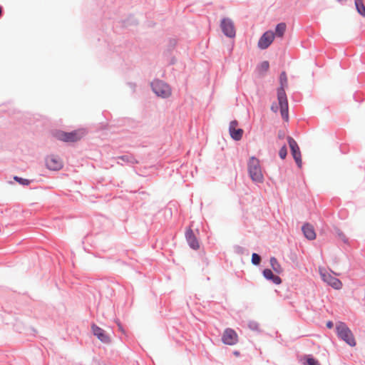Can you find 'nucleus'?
<instances>
[{
	"mask_svg": "<svg viewBox=\"0 0 365 365\" xmlns=\"http://www.w3.org/2000/svg\"><path fill=\"white\" fill-rule=\"evenodd\" d=\"M1 13H2V9H1V7H0V16L1 15Z\"/></svg>",
	"mask_w": 365,
	"mask_h": 365,
	"instance_id": "33",
	"label": "nucleus"
},
{
	"mask_svg": "<svg viewBox=\"0 0 365 365\" xmlns=\"http://www.w3.org/2000/svg\"><path fill=\"white\" fill-rule=\"evenodd\" d=\"M336 234L339 240H341L344 243L348 244L349 239L346 237L345 234L339 229L336 228L335 230Z\"/></svg>",
	"mask_w": 365,
	"mask_h": 365,
	"instance_id": "21",
	"label": "nucleus"
},
{
	"mask_svg": "<svg viewBox=\"0 0 365 365\" xmlns=\"http://www.w3.org/2000/svg\"><path fill=\"white\" fill-rule=\"evenodd\" d=\"M220 27L222 33L227 37L235 36V28L233 21L229 18H224L221 21Z\"/></svg>",
	"mask_w": 365,
	"mask_h": 365,
	"instance_id": "9",
	"label": "nucleus"
},
{
	"mask_svg": "<svg viewBox=\"0 0 365 365\" xmlns=\"http://www.w3.org/2000/svg\"><path fill=\"white\" fill-rule=\"evenodd\" d=\"M248 327L252 331H259V325L257 322H255V321L249 322Z\"/></svg>",
	"mask_w": 365,
	"mask_h": 365,
	"instance_id": "23",
	"label": "nucleus"
},
{
	"mask_svg": "<svg viewBox=\"0 0 365 365\" xmlns=\"http://www.w3.org/2000/svg\"><path fill=\"white\" fill-rule=\"evenodd\" d=\"M235 252L237 253V254H240V255H242L244 254L245 252V248L242 247H240V246H236L235 248Z\"/></svg>",
	"mask_w": 365,
	"mask_h": 365,
	"instance_id": "27",
	"label": "nucleus"
},
{
	"mask_svg": "<svg viewBox=\"0 0 365 365\" xmlns=\"http://www.w3.org/2000/svg\"><path fill=\"white\" fill-rule=\"evenodd\" d=\"M327 327L329 329H331L334 327V323L331 321H329L327 322Z\"/></svg>",
	"mask_w": 365,
	"mask_h": 365,
	"instance_id": "29",
	"label": "nucleus"
},
{
	"mask_svg": "<svg viewBox=\"0 0 365 365\" xmlns=\"http://www.w3.org/2000/svg\"><path fill=\"white\" fill-rule=\"evenodd\" d=\"M199 235L200 232L197 229L192 230L189 227L185 232V235L187 243L193 250H197L200 249Z\"/></svg>",
	"mask_w": 365,
	"mask_h": 365,
	"instance_id": "6",
	"label": "nucleus"
},
{
	"mask_svg": "<svg viewBox=\"0 0 365 365\" xmlns=\"http://www.w3.org/2000/svg\"><path fill=\"white\" fill-rule=\"evenodd\" d=\"M270 264L273 270L277 274L282 272L283 269L281 264L279 263L278 260L274 257H272L270 258Z\"/></svg>",
	"mask_w": 365,
	"mask_h": 365,
	"instance_id": "18",
	"label": "nucleus"
},
{
	"mask_svg": "<svg viewBox=\"0 0 365 365\" xmlns=\"http://www.w3.org/2000/svg\"><path fill=\"white\" fill-rule=\"evenodd\" d=\"M322 279L335 289H340L342 287V282L337 278L333 277L329 272L320 269Z\"/></svg>",
	"mask_w": 365,
	"mask_h": 365,
	"instance_id": "8",
	"label": "nucleus"
},
{
	"mask_svg": "<svg viewBox=\"0 0 365 365\" xmlns=\"http://www.w3.org/2000/svg\"><path fill=\"white\" fill-rule=\"evenodd\" d=\"M274 38V34L272 31H267L262 34L258 41V47L261 49H265L269 46Z\"/></svg>",
	"mask_w": 365,
	"mask_h": 365,
	"instance_id": "12",
	"label": "nucleus"
},
{
	"mask_svg": "<svg viewBox=\"0 0 365 365\" xmlns=\"http://www.w3.org/2000/svg\"><path fill=\"white\" fill-rule=\"evenodd\" d=\"M354 4L357 12L362 16L365 17V5L364 0H354Z\"/></svg>",
	"mask_w": 365,
	"mask_h": 365,
	"instance_id": "19",
	"label": "nucleus"
},
{
	"mask_svg": "<svg viewBox=\"0 0 365 365\" xmlns=\"http://www.w3.org/2000/svg\"><path fill=\"white\" fill-rule=\"evenodd\" d=\"M238 125V122L236 120H232L229 126V132L231 138L235 140H240L242 138L243 130L241 128H236Z\"/></svg>",
	"mask_w": 365,
	"mask_h": 365,
	"instance_id": "14",
	"label": "nucleus"
},
{
	"mask_svg": "<svg viewBox=\"0 0 365 365\" xmlns=\"http://www.w3.org/2000/svg\"><path fill=\"white\" fill-rule=\"evenodd\" d=\"M14 180L19 182L20 184L24 185H28L30 183V181L29 180L19 178L17 176L14 177Z\"/></svg>",
	"mask_w": 365,
	"mask_h": 365,
	"instance_id": "26",
	"label": "nucleus"
},
{
	"mask_svg": "<svg viewBox=\"0 0 365 365\" xmlns=\"http://www.w3.org/2000/svg\"><path fill=\"white\" fill-rule=\"evenodd\" d=\"M286 29H287V25L285 23L282 22V23L278 24L276 26L275 32L274 33V36H276L277 37L282 38L285 33Z\"/></svg>",
	"mask_w": 365,
	"mask_h": 365,
	"instance_id": "17",
	"label": "nucleus"
},
{
	"mask_svg": "<svg viewBox=\"0 0 365 365\" xmlns=\"http://www.w3.org/2000/svg\"><path fill=\"white\" fill-rule=\"evenodd\" d=\"M250 177L255 182H262L264 180L259 160L255 157H251L247 163Z\"/></svg>",
	"mask_w": 365,
	"mask_h": 365,
	"instance_id": "3",
	"label": "nucleus"
},
{
	"mask_svg": "<svg viewBox=\"0 0 365 365\" xmlns=\"http://www.w3.org/2000/svg\"><path fill=\"white\" fill-rule=\"evenodd\" d=\"M238 336L235 330L227 328L225 330L222 340L224 344L227 345H234L238 341Z\"/></svg>",
	"mask_w": 365,
	"mask_h": 365,
	"instance_id": "13",
	"label": "nucleus"
},
{
	"mask_svg": "<svg viewBox=\"0 0 365 365\" xmlns=\"http://www.w3.org/2000/svg\"><path fill=\"white\" fill-rule=\"evenodd\" d=\"M260 262L261 257L257 253H253L252 255V263L255 265H259Z\"/></svg>",
	"mask_w": 365,
	"mask_h": 365,
	"instance_id": "24",
	"label": "nucleus"
},
{
	"mask_svg": "<svg viewBox=\"0 0 365 365\" xmlns=\"http://www.w3.org/2000/svg\"><path fill=\"white\" fill-rule=\"evenodd\" d=\"M154 93L160 97L167 98L171 94L170 86L163 81L157 80L154 81L151 84Z\"/></svg>",
	"mask_w": 365,
	"mask_h": 365,
	"instance_id": "5",
	"label": "nucleus"
},
{
	"mask_svg": "<svg viewBox=\"0 0 365 365\" xmlns=\"http://www.w3.org/2000/svg\"><path fill=\"white\" fill-rule=\"evenodd\" d=\"M287 142L291 150L292 155L299 168L302 167V155L299 148L295 140L291 137L287 136Z\"/></svg>",
	"mask_w": 365,
	"mask_h": 365,
	"instance_id": "7",
	"label": "nucleus"
},
{
	"mask_svg": "<svg viewBox=\"0 0 365 365\" xmlns=\"http://www.w3.org/2000/svg\"><path fill=\"white\" fill-rule=\"evenodd\" d=\"M280 87L277 88V99L280 107L282 117L284 120H288V101L284 88L287 86V77L284 71L279 76Z\"/></svg>",
	"mask_w": 365,
	"mask_h": 365,
	"instance_id": "1",
	"label": "nucleus"
},
{
	"mask_svg": "<svg viewBox=\"0 0 365 365\" xmlns=\"http://www.w3.org/2000/svg\"><path fill=\"white\" fill-rule=\"evenodd\" d=\"M269 62L267 61H262L258 66L257 69L259 72H266L269 69Z\"/></svg>",
	"mask_w": 365,
	"mask_h": 365,
	"instance_id": "22",
	"label": "nucleus"
},
{
	"mask_svg": "<svg viewBox=\"0 0 365 365\" xmlns=\"http://www.w3.org/2000/svg\"><path fill=\"white\" fill-rule=\"evenodd\" d=\"M271 110L274 112V113H277V110H278V106L276 105V104H272V106H271Z\"/></svg>",
	"mask_w": 365,
	"mask_h": 365,
	"instance_id": "28",
	"label": "nucleus"
},
{
	"mask_svg": "<svg viewBox=\"0 0 365 365\" xmlns=\"http://www.w3.org/2000/svg\"><path fill=\"white\" fill-rule=\"evenodd\" d=\"M284 136V133H279V138H283Z\"/></svg>",
	"mask_w": 365,
	"mask_h": 365,
	"instance_id": "32",
	"label": "nucleus"
},
{
	"mask_svg": "<svg viewBox=\"0 0 365 365\" xmlns=\"http://www.w3.org/2000/svg\"><path fill=\"white\" fill-rule=\"evenodd\" d=\"M91 329L93 335L96 336L102 343L107 344L110 343V337L102 328L96 324H92Z\"/></svg>",
	"mask_w": 365,
	"mask_h": 365,
	"instance_id": "11",
	"label": "nucleus"
},
{
	"mask_svg": "<svg viewBox=\"0 0 365 365\" xmlns=\"http://www.w3.org/2000/svg\"><path fill=\"white\" fill-rule=\"evenodd\" d=\"M306 361L303 363L304 365H321L319 361L314 359L312 355L304 356Z\"/></svg>",
	"mask_w": 365,
	"mask_h": 365,
	"instance_id": "20",
	"label": "nucleus"
},
{
	"mask_svg": "<svg viewBox=\"0 0 365 365\" xmlns=\"http://www.w3.org/2000/svg\"><path fill=\"white\" fill-rule=\"evenodd\" d=\"M336 1L341 4H344L346 1V0H336Z\"/></svg>",
	"mask_w": 365,
	"mask_h": 365,
	"instance_id": "31",
	"label": "nucleus"
},
{
	"mask_svg": "<svg viewBox=\"0 0 365 365\" xmlns=\"http://www.w3.org/2000/svg\"><path fill=\"white\" fill-rule=\"evenodd\" d=\"M118 326L119 330L122 332H124V330L120 323H118Z\"/></svg>",
	"mask_w": 365,
	"mask_h": 365,
	"instance_id": "30",
	"label": "nucleus"
},
{
	"mask_svg": "<svg viewBox=\"0 0 365 365\" xmlns=\"http://www.w3.org/2000/svg\"><path fill=\"white\" fill-rule=\"evenodd\" d=\"M46 165L49 170H59L63 168V161L58 156L51 155L46 158Z\"/></svg>",
	"mask_w": 365,
	"mask_h": 365,
	"instance_id": "10",
	"label": "nucleus"
},
{
	"mask_svg": "<svg viewBox=\"0 0 365 365\" xmlns=\"http://www.w3.org/2000/svg\"><path fill=\"white\" fill-rule=\"evenodd\" d=\"M336 333L339 339L345 341L350 346H355L356 343L351 330L342 322L336 324Z\"/></svg>",
	"mask_w": 365,
	"mask_h": 365,
	"instance_id": "2",
	"label": "nucleus"
},
{
	"mask_svg": "<svg viewBox=\"0 0 365 365\" xmlns=\"http://www.w3.org/2000/svg\"><path fill=\"white\" fill-rule=\"evenodd\" d=\"M287 155V149L286 145H284L279 151V155L282 159H284Z\"/></svg>",
	"mask_w": 365,
	"mask_h": 365,
	"instance_id": "25",
	"label": "nucleus"
},
{
	"mask_svg": "<svg viewBox=\"0 0 365 365\" xmlns=\"http://www.w3.org/2000/svg\"><path fill=\"white\" fill-rule=\"evenodd\" d=\"M263 276L267 280L272 281L275 284H279L282 283L281 278L273 274L272 271L269 269H265L263 270Z\"/></svg>",
	"mask_w": 365,
	"mask_h": 365,
	"instance_id": "16",
	"label": "nucleus"
},
{
	"mask_svg": "<svg viewBox=\"0 0 365 365\" xmlns=\"http://www.w3.org/2000/svg\"><path fill=\"white\" fill-rule=\"evenodd\" d=\"M85 134L86 132L83 129H78L69 133L58 130L54 133V137L66 143H74L80 140Z\"/></svg>",
	"mask_w": 365,
	"mask_h": 365,
	"instance_id": "4",
	"label": "nucleus"
},
{
	"mask_svg": "<svg viewBox=\"0 0 365 365\" xmlns=\"http://www.w3.org/2000/svg\"><path fill=\"white\" fill-rule=\"evenodd\" d=\"M302 230L304 237L309 240H313L316 238V233L314 227L309 223H305L302 226Z\"/></svg>",
	"mask_w": 365,
	"mask_h": 365,
	"instance_id": "15",
	"label": "nucleus"
}]
</instances>
